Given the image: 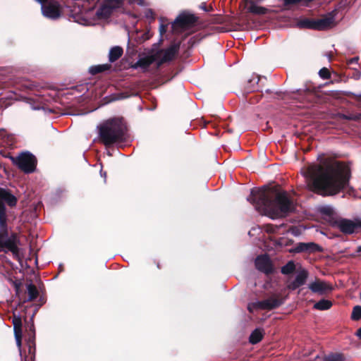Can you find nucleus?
<instances>
[{
	"label": "nucleus",
	"instance_id": "nucleus-34",
	"mask_svg": "<svg viewBox=\"0 0 361 361\" xmlns=\"http://www.w3.org/2000/svg\"><path fill=\"white\" fill-rule=\"evenodd\" d=\"M319 75L322 79L324 80L330 79L331 78V73L329 70L326 67H324L319 70Z\"/></svg>",
	"mask_w": 361,
	"mask_h": 361
},
{
	"label": "nucleus",
	"instance_id": "nucleus-40",
	"mask_svg": "<svg viewBox=\"0 0 361 361\" xmlns=\"http://www.w3.org/2000/svg\"><path fill=\"white\" fill-rule=\"evenodd\" d=\"M33 335L35 336V329L34 324L32 323L30 326L28 336H29V337H30V336L32 337Z\"/></svg>",
	"mask_w": 361,
	"mask_h": 361
},
{
	"label": "nucleus",
	"instance_id": "nucleus-4",
	"mask_svg": "<svg viewBox=\"0 0 361 361\" xmlns=\"http://www.w3.org/2000/svg\"><path fill=\"white\" fill-rule=\"evenodd\" d=\"M7 221L8 216H0V248L2 252L10 251L14 257H18L20 240L16 233L9 235Z\"/></svg>",
	"mask_w": 361,
	"mask_h": 361
},
{
	"label": "nucleus",
	"instance_id": "nucleus-33",
	"mask_svg": "<svg viewBox=\"0 0 361 361\" xmlns=\"http://www.w3.org/2000/svg\"><path fill=\"white\" fill-rule=\"evenodd\" d=\"M262 301L250 302L247 305V310L250 313H253L257 310H262V307L260 305Z\"/></svg>",
	"mask_w": 361,
	"mask_h": 361
},
{
	"label": "nucleus",
	"instance_id": "nucleus-50",
	"mask_svg": "<svg viewBox=\"0 0 361 361\" xmlns=\"http://www.w3.org/2000/svg\"><path fill=\"white\" fill-rule=\"evenodd\" d=\"M0 252H2L1 249L0 248Z\"/></svg>",
	"mask_w": 361,
	"mask_h": 361
},
{
	"label": "nucleus",
	"instance_id": "nucleus-19",
	"mask_svg": "<svg viewBox=\"0 0 361 361\" xmlns=\"http://www.w3.org/2000/svg\"><path fill=\"white\" fill-rule=\"evenodd\" d=\"M155 61L154 56H147L139 59V60L133 66L135 68H141L144 71L147 70Z\"/></svg>",
	"mask_w": 361,
	"mask_h": 361
},
{
	"label": "nucleus",
	"instance_id": "nucleus-29",
	"mask_svg": "<svg viewBox=\"0 0 361 361\" xmlns=\"http://www.w3.org/2000/svg\"><path fill=\"white\" fill-rule=\"evenodd\" d=\"M259 81V78L258 76L253 77L252 79L248 80L247 86L246 87V90L248 92L255 91L256 89L254 87L255 85H257Z\"/></svg>",
	"mask_w": 361,
	"mask_h": 361
},
{
	"label": "nucleus",
	"instance_id": "nucleus-49",
	"mask_svg": "<svg viewBox=\"0 0 361 361\" xmlns=\"http://www.w3.org/2000/svg\"><path fill=\"white\" fill-rule=\"evenodd\" d=\"M360 99L361 100V94L359 96Z\"/></svg>",
	"mask_w": 361,
	"mask_h": 361
},
{
	"label": "nucleus",
	"instance_id": "nucleus-7",
	"mask_svg": "<svg viewBox=\"0 0 361 361\" xmlns=\"http://www.w3.org/2000/svg\"><path fill=\"white\" fill-rule=\"evenodd\" d=\"M198 21V17L186 11L180 13L172 24L174 29L187 30L194 27Z\"/></svg>",
	"mask_w": 361,
	"mask_h": 361
},
{
	"label": "nucleus",
	"instance_id": "nucleus-11",
	"mask_svg": "<svg viewBox=\"0 0 361 361\" xmlns=\"http://www.w3.org/2000/svg\"><path fill=\"white\" fill-rule=\"evenodd\" d=\"M308 288L312 293L321 295L331 293L334 290L331 283L319 279H316L314 281L310 283Z\"/></svg>",
	"mask_w": 361,
	"mask_h": 361
},
{
	"label": "nucleus",
	"instance_id": "nucleus-48",
	"mask_svg": "<svg viewBox=\"0 0 361 361\" xmlns=\"http://www.w3.org/2000/svg\"><path fill=\"white\" fill-rule=\"evenodd\" d=\"M266 92L269 93V92H270V90H267Z\"/></svg>",
	"mask_w": 361,
	"mask_h": 361
},
{
	"label": "nucleus",
	"instance_id": "nucleus-41",
	"mask_svg": "<svg viewBox=\"0 0 361 361\" xmlns=\"http://www.w3.org/2000/svg\"><path fill=\"white\" fill-rule=\"evenodd\" d=\"M161 35H163L166 32V25L161 24L159 27Z\"/></svg>",
	"mask_w": 361,
	"mask_h": 361
},
{
	"label": "nucleus",
	"instance_id": "nucleus-42",
	"mask_svg": "<svg viewBox=\"0 0 361 361\" xmlns=\"http://www.w3.org/2000/svg\"><path fill=\"white\" fill-rule=\"evenodd\" d=\"M32 360H30L27 355H25L24 357H21V361H32Z\"/></svg>",
	"mask_w": 361,
	"mask_h": 361
},
{
	"label": "nucleus",
	"instance_id": "nucleus-47",
	"mask_svg": "<svg viewBox=\"0 0 361 361\" xmlns=\"http://www.w3.org/2000/svg\"><path fill=\"white\" fill-rule=\"evenodd\" d=\"M263 1V0H255V4H256L257 2H261V1Z\"/></svg>",
	"mask_w": 361,
	"mask_h": 361
},
{
	"label": "nucleus",
	"instance_id": "nucleus-10",
	"mask_svg": "<svg viewBox=\"0 0 361 361\" xmlns=\"http://www.w3.org/2000/svg\"><path fill=\"white\" fill-rule=\"evenodd\" d=\"M60 4L58 1L54 0H47L46 2L42 3V9L44 16L56 19L61 15Z\"/></svg>",
	"mask_w": 361,
	"mask_h": 361
},
{
	"label": "nucleus",
	"instance_id": "nucleus-39",
	"mask_svg": "<svg viewBox=\"0 0 361 361\" xmlns=\"http://www.w3.org/2000/svg\"><path fill=\"white\" fill-rule=\"evenodd\" d=\"M359 61V57L358 56H355L353 58H351L350 59H348L347 61V64L348 65H351V64H353V63H357Z\"/></svg>",
	"mask_w": 361,
	"mask_h": 361
},
{
	"label": "nucleus",
	"instance_id": "nucleus-24",
	"mask_svg": "<svg viewBox=\"0 0 361 361\" xmlns=\"http://www.w3.org/2000/svg\"><path fill=\"white\" fill-rule=\"evenodd\" d=\"M27 345L28 347V354L30 355L29 358H30V360H34L36 350L35 339L34 335L32 337H28L27 339Z\"/></svg>",
	"mask_w": 361,
	"mask_h": 361
},
{
	"label": "nucleus",
	"instance_id": "nucleus-43",
	"mask_svg": "<svg viewBox=\"0 0 361 361\" xmlns=\"http://www.w3.org/2000/svg\"><path fill=\"white\" fill-rule=\"evenodd\" d=\"M356 335L361 339V327L357 329Z\"/></svg>",
	"mask_w": 361,
	"mask_h": 361
},
{
	"label": "nucleus",
	"instance_id": "nucleus-28",
	"mask_svg": "<svg viewBox=\"0 0 361 361\" xmlns=\"http://www.w3.org/2000/svg\"><path fill=\"white\" fill-rule=\"evenodd\" d=\"M295 270V264L293 261L290 260L281 267V271L283 274L288 275L293 274Z\"/></svg>",
	"mask_w": 361,
	"mask_h": 361
},
{
	"label": "nucleus",
	"instance_id": "nucleus-8",
	"mask_svg": "<svg viewBox=\"0 0 361 361\" xmlns=\"http://www.w3.org/2000/svg\"><path fill=\"white\" fill-rule=\"evenodd\" d=\"M99 6L96 11V16L100 20L109 18L114 10L121 8L117 1L99 0Z\"/></svg>",
	"mask_w": 361,
	"mask_h": 361
},
{
	"label": "nucleus",
	"instance_id": "nucleus-23",
	"mask_svg": "<svg viewBox=\"0 0 361 361\" xmlns=\"http://www.w3.org/2000/svg\"><path fill=\"white\" fill-rule=\"evenodd\" d=\"M333 305L331 300L322 299L314 305V308L319 310H329Z\"/></svg>",
	"mask_w": 361,
	"mask_h": 361
},
{
	"label": "nucleus",
	"instance_id": "nucleus-3",
	"mask_svg": "<svg viewBox=\"0 0 361 361\" xmlns=\"http://www.w3.org/2000/svg\"><path fill=\"white\" fill-rule=\"evenodd\" d=\"M99 138L106 147L125 140L127 126L123 118L114 117L104 121L98 126Z\"/></svg>",
	"mask_w": 361,
	"mask_h": 361
},
{
	"label": "nucleus",
	"instance_id": "nucleus-1",
	"mask_svg": "<svg viewBox=\"0 0 361 361\" xmlns=\"http://www.w3.org/2000/svg\"><path fill=\"white\" fill-rule=\"evenodd\" d=\"M304 176L311 191L326 197L343 191L349 184L351 173L343 162L326 159L320 164L310 165Z\"/></svg>",
	"mask_w": 361,
	"mask_h": 361
},
{
	"label": "nucleus",
	"instance_id": "nucleus-14",
	"mask_svg": "<svg viewBox=\"0 0 361 361\" xmlns=\"http://www.w3.org/2000/svg\"><path fill=\"white\" fill-rule=\"evenodd\" d=\"M181 42H173L169 47L166 49L162 50V57L160 61L158 62V66L161 65L162 63L169 62L172 61L176 55L178 53Z\"/></svg>",
	"mask_w": 361,
	"mask_h": 361
},
{
	"label": "nucleus",
	"instance_id": "nucleus-27",
	"mask_svg": "<svg viewBox=\"0 0 361 361\" xmlns=\"http://www.w3.org/2000/svg\"><path fill=\"white\" fill-rule=\"evenodd\" d=\"M27 290L28 293V300H35L39 295V292L37 289V287L34 284L30 283L27 286Z\"/></svg>",
	"mask_w": 361,
	"mask_h": 361
},
{
	"label": "nucleus",
	"instance_id": "nucleus-18",
	"mask_svg": "<svg viewBox=\"0 0 361 361\" xmlns=\"http://www.w3.org/2000/svg\"><path fill=\"white\" fill-rule=\"evenodd\" d=\"M245 7L247 8L249 13L255 15H264L267 13L268 9L263 6H257L255 0H242Z\"/></svg>",
	"mask_w": 361,
	"mask_h": 361
},
{
	"label": "nucleus",
	"instance_id": "nucleus-21",
	"mask_svg": "<svg viewBox=\"0 0 361 361\" xmlns=\"http://www.w3.org/2000/svg\"><path fill=\"white\" fill-rule=\"evenodd\" d=\"M123 53V48L118 46H116L112 47L109 54V60L110 62L113 63L117 61Z\"/></svg>",
	"mask_w": 361,
	"mask_h": 361
},
{
	"label": "nucleus",
	"instance_id": "nucleus-35",
	"mask_svg": "<svg viewBox=\"0 0 361 361\" xmlns=\"http://www.w3.org/2000/svg\"><path fill=\"white\" fill-rule=\"evenodd\" d=\"M282 225L276 226L273 224H267L266 226V231L269 233H276Z\"/></svg>",
	"mask_w": 361,
	"mask_h": 361
},
{
	"label": "nucleus",
	"instance_id": "nucleus-20",
	"mask_svg": "<svg viewBox=\"0 0 361 361\" xmlns=\"http://www.w3.org/2000/svg\"><path fill=\"white\" fill-rule=\"evenodd\" d=\"M264 336V331L263 329L257 328L254 331H252L249 336V342L252 344L255 345L258 343H259Z\"/></svg>",
	"mask_w": 361,
	"mask_h": 361
},
{
	"label": "nucleus",
	"instance_id": "nucleus-5",
	"mask_svg": "<svg viewBox=\"0 0 361 361\" xmlns=\"http://www.w3.org/2000/svg\"><path fill=\"white\" fill-rule=\"evenodd\" d=\"M334 25V17L331 13L321 19L303 18L296 23L297 27L313 30H326Z\"/></svg>",
	"mask_w": 361,
	"mask_h": 361
},
{
	"label": "nucleus",
	"instance_id": "nucleus-36",
	"mask_svg": "<svg viewBox=\"0 0 361 361\" xmlns=\"http://www.w3.org/2000/svg\"><path fill=\"white\" fill-rule=\"evenodd\" d=\"M15 336V338H16V345L18 347V349H19V351H20V357H22V351H21V346H22V336H23V334H14Z\"/></svg>",
	"mask_w": 361,
	"mask_h": 361
},
{
	"label": "nucleus",
	"instance_id": "nucleus-26",
	"mask_svg": "<svg viewBox=\"0 0 361 361\" xmlns=\"http://www.w3.org/2000/svg\"><path fill=\"white\" fill-rule=\"evenodd\" d=\"M13 325L14 334H23L22 331V319L20 316L14 315L12 319Z\"/></svg>",
	"mask_w": 361,
	"mask_h": 361
},
{
	"label": "nucleus",
	"instance_id": "nucleus-13",
	"mask_svg": "<svg viewBox=\"0 0 361 361\" xmlns=\"http://www.w3.org/2000/svg\"><path fill=\"white\" fill-rule=\"evenodd\" d=\"M255 267L257 270L266 274H271L274 272L273 264L267 255H262L255 259Z\"/></svg>",
	"mask_w": 361,
	"mask_h": 361
},
{
	"label": "nucleus",
	"instance_id": "nucleus-17",
	"mask_svg": "<svg viewBox=\"0 0 361 361\" xmlns=\"http://www.w3.org/2000/svg\"><path fill=\"white\" fill-rule=\"evenodd\" d=\"M283 303V300L279 295H274L269 298L262 300V310H272L280 307Z\"/></svg>",
	"mask_w": 361,
	"mask_h": 361
},
{
	"label": "nucleus",
	"instance_id": "nucleus-9",
	"mask_svg": "<svg viewBox=\"0 0 361 361\" xmlns=\"http://www.w3.org/2000/svg\"><path fill=\"white\" fill-rule=\"evenodd\" d=\"M17 202V197L9 190L0 188V216H8L5 204L13 207L16 206Z\"/></svg>",
	"mask_w": 361,
	"mask_h": 361
},
{
	"label": "nucleus",
	"instance_id": "nucleus-25",
	"mask_svg": "<svg viewBox=\"0 0 361 361\" xmlns=\"http://www.w3.org/2000/svg\"><path fill=\"white\" fill-rule=\"evenodd\" d=\"M324 361H345V357L343 353H331L324 356Z\"/></svg>",
	"mask_w": 361,
	"mask_h": 361
},
{
	"label": "nucleus",
	"instance_id": "nucleus-2",
	"mask_svg": "<svg viewBox=\"0 0 361 361\" xmlns=\"http://www.w3.org/2000/svg\"><path fill=\"white\" fill-rule=\"evenodd\" d=\"M247 200L258 212L272 219L286 216L295 209V205L286 191L266 186L252 189Z\"/></svg>",
	"mask_w": 361,
	"mask_h": 361
},
{
	"label": "nucleus",
	"instance_id": "nucleus-22",
	"mask_svg": "<svg viewBox=\"0 0 361 361\" xmlns=\"http://www.w3.org/2000/svg\"><path fill=\"white\" fill-rule=\"evenodd\" d=\"M111 65L108 63L92 66L90 68L89 72L91 75H95L98 73L109 71L111 69Z\"/></svg>",
	"mask_w": 361,
	"mask_h": 361
},
{
	"label": "nucleus",
	"instance_id": "nucleus-46",
	"mask_svg": "<svg viewBox=\"0 0 361 361\" xmlns=\"http://www.w3.org/2000/svg\"><path fill=\"white\" fill-rule=\"evenodd\" d=\"M135 1L137 2L138 4H142V1L143 0H135Z\"/></svg>",
	"mask_w": 361,
	"mask_h": 361
},
{
	"label": "nucleus",
	"instance_id": "nucleus-15",
	"mask_svg": "<svg viewBox=\"0 0 361 361\" xmlns=\"http://www.w3.org/2000/svg\"><path fill=\"white\" fill-rule=\"evenodd\" d=\"M336 226L344 234H352L356 228H361V221L354 222L347 219H341L336 222Z\"/></svg>",
	"mask_w": 361,
	"mask_h": 361
},
{
	"label": "nucleus",
	"instance_id": "nucleus-37",
	"mask_svg": "<svg viewBox=\"0 0 361 361\" xmlns=\"http://www.w3.org/2000/svg\"><path fill=\"white\" fill-rule=\"evenodd\" d=\"M350 77L356 80H359L361 78V72L357 68L353 69V73Z\"/></svg>",
	"mask_w": 361,
	"mask_h": 361
},
{
	"label": "nucleus",
	"instance_id": "nucleus-12",
	"mask_svg": "<svg viewBox=\"0 0 361 361\" xmlns=\"http://www.w3.org/2000/svg\"><path fill=\"white\" fill-rule=\"evenodd\" d=\"M323 250V247L313 242H310L297 243L295 247L292 248L291 252L295 253L306 252L308 254H312L315 252H322Z\"/></svg>",
	"mask_w": 361,
	"mask_h": 361
},
{
	"label": "nucleus",
	"instance_id": "nucleus-6",
	"mask_svg": "<svg viewBox=\"0 0 361 361\" xmlns=\"http://www.w3.org/2000/svg\"><path fill=\"white\" fill-rule=\"evenodd\" d=\"M13 163L25 173H31L35 171L37 159L30 152H25L20 154L17 157H11Z\"/></svg>",
	"mask_w": 361,
	"mask_h": 361
},
{
	"label": "nucleus",
	"instance_id": "nucleus-31",
	"mask_svg": "<svg viewBox=\"0 0 361 361\" xmlns=\"http://www.w3.org/2000/svg\"><path fill=\"white\" fill-rule=\"evenodd\" d=\"M351 319L354 321H358L361 319V306L356 305L353 307Z\"/></svg>",
	"mask_w": 361,
	"mask_h": 361
},
{
	"label": "nucleus",
	"instance_id": "nucleus-38",
	"mask_svg": "<svg viewBox=\"0 0 361 361\" xmlns=\"http://www.w3.org/2000/svg\"><path fill=\"white\" fill-rule=\"evenodd\" d=\"M200 8L206 12L213 11V7L212 6H207L205 2H202L200 4Z\"/></svg>",
	"mask_w": 361,
	"mask_h": 361
},
{
	"label": "nucleus",
	"instance_id": "nucleus-32",
	"mask_svg": "<svg viewBox=\"0 0 361 361\" xmlns=\"http://www.w3.org/2000/svg\"><path fill=\"white\" fill-rule=\"evenodd\" d=\"M340 118L348 121H358L361 120V113L350 115L341 114Z\"/></svg>",
	"mask_w": 361,
	"mask_h": 361
},
{
	"label": "nucleus",
	"instance_id": "nucleus-45",
	"mask_svg": "<svg viewBox=\"0 0 361 361\" xmlns=\"http://www.w3.org/2000/svg\"><path fill=\"white\" fill-rule=\"evenodd\" d=\"M357 252H361V245L357 247Z\"/></svg>",
	"mask_w": 361,
	"mask_h": 361
},
{
	"label": "nucleus",
	"instance_id": "nucleus-44",
	"mask_svg": "<svg viewBox=\"0 0 361 361\" xmlns=\"http://www.w3.org/2000/svg\"><path fill=\"white\" fill-rule=\"evenodd\" d=\"M15 286H16V292H18L20 288V284L16 283Z\"/></svg>",
	"mask_w": 361,
	"mask_h": 361
},
{
	"label": "nucleus",
	"instance_id": "nucleus-30",
	"mask_svg": "<svg viewBox=\"0 0 361 361\" xmlns=\"http://www.w3.org/2000/svg\"><path fill=\"white\" fill-rule=\"evenodd\" d=\"M318 211L322 214L329 216H331L334 213L333 208L328 205L322 206V207H319Z\"/></svg>",
	"mask_w": 361,
	"mask_h": 361
},
{
	"label": "nucleus",
	"instance_id": "nucleus-16",
	"mask_svg": "<svg viewBox=\"0 0 361 361\" xmlns=\"http://www.w3.org/2000/svg\"><path fill=\"white\" fill-rule=\"evenodd\" d=\"M309 273L305 269H302L295 276L294 281L289 283L287 285V288L290 290H295L299 287L305 285L306 283L307 279L308 278Z\"/></svg>",
	"mask_w": 361,
	"mask_h": 361
}]
</instances>
